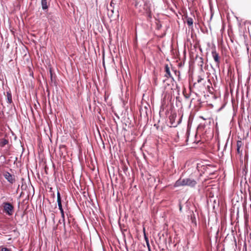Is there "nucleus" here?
<instances>
[{"instance_id":"obj_1","label":"nucleus","mask_w":251,"mask_h":251,"mask_svg":"<svg viewBox=\"0 0 251 251\" xmlns=\"http://www.w3.org/2000/svg\"><path fill=\"white\" fill-rule=\"evenodd\" d=\"M135 6L139 12L143 14H146L149 16H150L151 4L149 1L145 0H136Z\"/></svg>"},{"instance_id":"obj_2","label":"nucleus","mask_w":251,"mask_h":251,"mask_svg":"<svg viewBox=\"0 0 251 251\" xmlns=\"http://www.w3.org/2000/svg\"><path fill=\"white\" fill-rule=\"evenodd\" d=\"M197 184V181L192 178H179L174 184L175 187L180 186H189L190 187H194Z\"/></svg>"},{"instance_id":"obj_3","label":"nucleus","mask_w":251,"mask_h":251,"mask_svg":"<svg viewBox=\"0 0 251 251\" xmlns=\"http://www.w3.org/2000/svg\"><path fill=\"white\" fill-rule=\"evenodd\" d=\"M3 210L8 215H12L13 212L14 207L10 203L5 202L3 203Z\"/></svg>"},{"instance_id":"obj_4","label":"nucleus","mask_w":251,"mask_h":251,"mask_svg":"<svg viewBox=\"0 0 251 251\" xmlns=\"http://www.w3.org/2000/svg\"><path fill=\"white\" fill-rule=\"evenodd\" d=\"M4 176L11 184L13 183L15 181L14 177L8 172H6L4 175Z\"/></svg>"},{"instance_id":"obj_5","label":"nucleus","mask_w":251,"mask_h":251,"mask_svg":"<svg viewBox=\"0 0 251 251\" xmlns=\"http://www.w3.org/2000/svg\"><path fill=\"white\" fill-rule=\"evenodd\" d=\"M212 55L217 65H219L220 63V59L218 53L215 50H213L212 51Z\"/></svg>"},{"instance_id":"obj_6","label":"nucleus","mask_w":251,"mask_h":251,"mask_svg":"<svg viewBox=\"0 0 251 251\" xmlns=\"http://www.w3.org/2000/svg\"><path fill=\"white\" fill-rule=\"evenodd\" d=\"M57 201L59 209L60 210H63V209L62 208V203H61V196H60V193L59 191H58L57 193Z\"/></svg>"},{"instance_id":"obj_7","label":"nucleus","mask_w":251,"mask_h":251,"mask_svg":"<svg viewBox=\"0 0 251 251\" xmlns=\"http://www.w3.org/2000/svg\"><path fill=\"white\" fill-rule=\"evenodd\" d=\"M165 71L166 73V74H165V77H166L167 78L172 77V75H171V72L170 71V68L168 65H165Z\"/></svg>"},{"instance_id":"obj_8","label":"nucleus","mask_w":251,"mask_h":251,"mask_svg":"<svg viewBox=\"0 0 251 251\" xmlns=\"http://www.w3.org/2000/svg\"><path fill=\"white\" fill-rule=\"evenodd\" d=\"M42 8L43 10H47L48 8L47 0H41Z\"/></svg>"},{"instance_id":"obj_9","label":"nucleus","mask_w":251,"mask_h":251,"mask_svg":"<svg viewBox=\"0 0 251 251\" xmlns=\"http://www.w3.org/2000/svg\"><path fill=\"white\" fill-rule=\"evenodd\" d=\"M8 143V141L7 140L5 139H2L0 141V146L1 147H4L5 145H6V144H7Z\"/></svg>"},{"instance_id":"obj_10","label":"nucleus","mask_w":251,"mask_h":251,"mask_svg":"<svg viewBox=\"0 0 251 251\" xmlns=\"http://www.w3.org/2000/svg\"><path fill=\"white\" fill-rule=\"evenodd\" d=\"M186 23L189 26H192L193 24V20L192 18L188 17L186 19Z\"/></svg>"},{"instance_id":"obj_11","label":"nucleus","mask_w":251,"mask_h":251,"mask_svg":"<svg viewBox=\"0 0 251 251\" xmlns=\"http://www.w3.org/2000/svg\"><path fill=\"white\" fill-rule=\"evenodd\" d=\"M7 98L8 102L11 103L12 102V95L9 92H7Z\"/></svg>"},{"instance_id":"obj_12","label":"nucleus","mask_w":251,"mask_h":251,"mask_svg":"<svg viewBox=\"0 0 251 251\" xmlns=\"http://www.w3.org/2000/svg\"><path fill=\"white\" fill-rule=\"evenodd\" d=\"M60 212H61V217L62 218V220L64 222V221H65V215H64V210H60Z\"/></svg>"},{"instance_id":"obj_13","label":"nucleus","mask_w":251,"mask_h":251,"mask_svg":"<svg viewBox=\"0 0 251 251\" xmlns=\"http://www.w3.org/2000/svg\"><path fill=\"white\" fill-rule=\"evenodd\" d=\"M203 78H202L201 77V76H199L198 77V79L197 81H198V83H200V82H201V81H202V80H203Z\"/></svg>"},{"instance_id":"obj_14","label":"nucleus","mask_w":251,"mask_h":251,"mask_svg":"<svg viewBox=\"0 0 251 251\" xmlns=\"http://www.w3.org/2000/svg\"><path fill=\"white\" fill-rule=\"evenodd\" d=\"M144 238H145V241H146V243H148L149 242V239H148V238L147 237L146 234L144 233Z\"/></svg>"},{"instance_id":"obj_15","label":"nucleus","mask_w":251,"mask_h":251,"mask_svg":"<svg viewBox=\"0 0 251 251\" xmlns=\"http://www.w3.org/2000/svg\"><path fill=\"white\" fill-rule=\"evenodd\" d=\"M2 251H10V250L7 248H3L2 249Z\"/></svg>"},{"instance_id":"obj_16","label":"nucleus","mask_w":251,"mask_h":251,"mask_svg":"<svg viewBox=\"0 0 251 251\" xmlns=\"http://www.w3.org/2000/svg\"><path fill=\"white\" fill-rule=\"evenodd\" d=\"M241 145V141L237 142V148H240Z\"/></svg>"},{"instance_id":"obj_17","label":"nucleus","mask_w":251,"mask_h":251,"mask_svg":"<svg viewBox=\"0 0 251 251\" xmlns=\"http://www.w3.org/2000/svg\"><path fill=\"white\" fill-rule=\"evenodd\" d=\"M146 244H147V246L148 247V250L150 251L151 247H150L149 242L148 243H146Z\"/></svg>"},{"instance_id":"obj_18","label":"nucleus","mask_w":251,"mask_h":251,"mask_svg":"<svg viewBox=\"0 0 251 251\" xmlns=\"http://www.w3.org/2000/svg\"><path fill=\"white\" fill-rule=\"evenodd\" d=\"M239 150H240V148H237V151L238 152H239Z\"/></svg>"},{"instance_id":"obj_19","label":"nucleus","mask_w":251,"mask_h":251,"mask_svg":"<svg viewBox=\"0 0 251 251\" xmlns=\"http://www.w3.org/2000/svg\"><path fill=\"white\" fill-rule=\"evenodd\" d=\"M112 3H113V2H112V1H111V3H110V5H111V6L112 5Z\"/></svg>"},{"instance_id":"obj_20","label":"nucleus","mask_w":251,"mask_h":251,"mask_svg":"<svg viewBox=\"0 0 251 251\" xmlns=\"http://www.w3.org/2000/svg\"><path fill=\"white\" fill-rule=\"evenodd\" d=\"M179 209H180V210H181L182 208H181V206H180V208Z\"/></svg>"},{"instance_id":"obj_21","label":"nucleus","mask_w":251,"mask_h":251,"mask_svg":"<svg viewBox=\"0 0 251 251\" xmlns=\"http://www.w3.org/2000/svg\"><path fill=\"white\" fill-rule=\"evenodd\" d=\"M151 251V249H150V251Z\"/></svg>"}]
</instances>
